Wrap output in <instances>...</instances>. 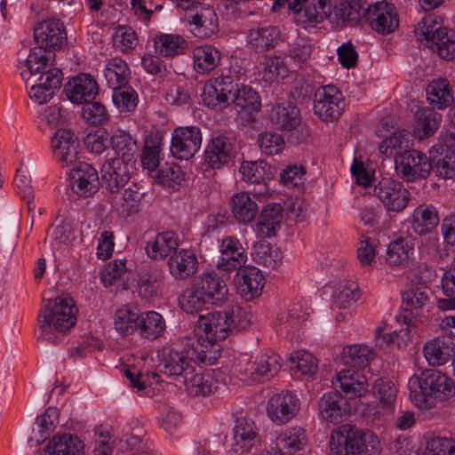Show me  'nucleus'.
<instances>
[{
    "mask_svg": "<svg viewBox=\"0 0 455 455\" xmlns=\"http://www.w3.org/2000/svg\"><path fill=\"white\" fill-rule=\"evenodd\" d=\"M251 322V314L238 305L231 306L225 311L200 315L196 325V339L200 340L204 350L210 351L209 347H212L215 342L244 330Z\"/></svg>",
    "mask_w": 455,
    "mask_h": 455,
    "instance_id": "1",
    "label": "nucleus"
},
{
    "mask_svg": "<svg viewBox=\"0 0 455 455\" xmlns=\"http://www.w3.org/2000/svg\"><path fill=\"white\" fill-rule=\"evenodd\" d=\"M157 358L159 373L182 379L192 373L193 362L211 364L212 360L211 351L204 350L200 340L195 339H186L180 350L174 347L158 351Z\"/></svg>",
    "mask_w": 455,
    "mask_h": 455,
    "instance_id": "2",
    "label": "nucleus"
},
{
    "mask_svg": "<svg viewBox=\"0 0 455 455\" xmlns=\"http://www.w3.org/2000/svg\"><path fill=\"white\" fill-rule=\"evenodd\" d=\"M76 309L69 297L49 299L38 315L39 335L37 339L58 343L76 322Z\"/></svg>",
    "mask_w": 455,
    "mask_h": 455,
    "instance_id": "3",
    "label": "nucleus"
},
{
    "mask_svg": "<svg viewBox=\"0 0 455 455\" xmlns=\"http://www.w3.org/2000/svg\"><path fill=\"white\" fill-rule=\"evenodd\" d=\"M49 57L41 50H30L26 60V67L31 87L28 95L32 100L44 104L50 100L60 90L63 74L59 68H48Z\"/></svg>",
    "mask_w": 455,
    "mask_h": 455,
    "instance_id": "4",
    "label": "nucleus"
},
{
    "mask_svg": "<svg viewBox=\"0 0 455 455\" xmlns=\"http://www.w3.org/2000/svg\"><path fill=\"white\" fill-rule=\"evenodd\" d=\"M409 390L411 401L419 406L430 399L444 401L455 393L452 379L435 369L425 370L419 377L410 379Z\"/></svg>",
    "mask_w": 455,
    "mask_h": 455,
    "instance_id": "5",
    "label": "nucleus"
},
{
    "mask_svg": "<svg viewBox=\"0 0 455 455\" xmlns=\"http://www.w3.org/2000/svg\"><path fill=\"white\" fill-rule=\"evenodd\" d=\"M331 451L337 455H375L379 451V441L370 430H361L350 424L333 431L330 441Z\"/></svg>",
    "mask_w": 455,
    "mask_h": 455,
    "instance_id": "6",
    "label": "nucleus"
},
{
    "mask_svg": "<svg viewBox=\"0 0 455 455\" xmlns=\"http://www.w3.org/2000/svg\"><path fill=\"white\" fill-rule=\"evenodd\" d=\"M415 34L442 59L449 60L455 57V31L442 26L435 17L423 18L415 28Z\"/></svg>",
    "mask_w": 455,
    "mask_h": 455,
    "instance_id": "7",
    "label": "nucleus"
},
{
    "mask_svg": "<svg viewBox=\"0 0 455 455\" xmlns=\"http://www.w3.org/2000/svg\"><path fill=\"white\" fill-rule=\"evenodd\" d=\"M345 109L342 92L334 85L319 86L315 92L314 113L323 122L338 120Z\"/></svg>",
    "mask_w": 455,
    "mask_h": 455,
    "instance_id": "8",
    "label": "nucleus"
},
{
    "mask_svg": "<svg viewBox=\"0 0 455 455\" xmlns=\"http://www.w3.org/2000/svg\"><path fill=\"white\" fill-rule=\"evenodd\" d=\"M397 175L407 182L426 179L431 172L429 157L417 150H404L395 156Z\"/></svg>",
    "mask_w": 455,
    "mask_h": 455,
    "instance_id": "9",
    "label": "nucleus"
},
{
    "mask_svg": "<svg viewBox=\"0 0 455 455\" xmlns=\"http://www.w3.org/2000/svg\"><path fill=\"white\" fill-rule=\"evenodd\" d=\"M269 120L274 128L280 131L299 133L298 141L302 142L309 136L307 126H300L299 109L291 102H283L275 105L269 113Z\"/></svg>",
    "mask_w": 455,
    "mask_h": 455,
    "instance_id": "10",
    "label": "nucleus"
},
{
    "mask_svg": "<svg viewBox=\"0 0 455 455\" xmlns=\"http://www.w3.org/2000/svg\"><path fill=\"white\" fill-rule=\"evenodd\" d=\"M34 39L37 48L45 54L46 51L57 50L67 43V33L62 21L59 19H48L38 22L34 28Z\"/></svg>",
    "mask_w": 455,
    "mask_h": 455,
    "instance_id": "11",
    "label": "nucleus"
},
{
    "mask_svg": "<svg viewBox=\"0 0 455 455\" xmlns=\"http://www.w3.org/2000/svg\"><path fill=\"white\" fill-rule=\"evenodd\" d=\"M374 194L387 211L395 212L404 210L411 198L401 182L391 179H382L374 187Z\"/></svg>",
    "mask_w": 455,
    "mask_h": 455,
    "instance_id": "12",
    "label": "nucleus"
},
{
    "mask_svg": "<svg viewBox=\"0 0 455 455\" xmlns=\"http://www.w3.org/2000/svg\"><path fill=\"white\" fill-rule=\"evenodd\" d=\"M202 144L201 130L197 126L178 127L172 136L171 152L175 158L188 160Z\"/></svg>",
    "mask_w": 455,
    "mask_h": 455,
    "instance_id": "13",
    "label": "nucleus"
},
{
    "mask_svg": "<svg viewBox=\"0 0 455 455\" xmlns=\"http://www.w3.org/2000/svg\"><path fill=\"white\" fill-rule=\"evenodd\" d=\"M365 17L371 28L381 35L393 33L399 25V17L394 4L385 1L369 4Z\"/></svg>",
    "mask_w": 455,
    "mask_h": 455,
    "instance_id": "14",
    "label": "nucleus"
},
{
    "mask_svg": "<svg viewBox=\"0 0 455 455\" xmlns=\"http://www.w3.org/2000/svg\"><path fill=\"white\" fill-rule=\"evenodd\" d=\"M51 145L55 159L62 167H68L78 160L80 143L71 130H57L52 138Z\"/></svg>",
    "mask_w": 455,
    "mask_h": 455,
    "instance_id": "15",
    "label": "nucleus"
},
{
    "mask_svg": "<svg viewBox=\"0 0 455 455\" xmlns=\"http://www.w3.org/2000/svg\"><path fill=\"white\" fill-rule=\"evenodd\" d=\"M299 411V400L290 391L273 395L267 402V413L276 424L289 422Z\"/></svg>",
    "mask_w": 455,
    "mask_h": 455,
    "instance_id": "16",
    "label": "nucleus"
},
{
    "mask_svg": "<svg viewBox=\"0 0 455 455\" xmlns=\"http://www.w3.org/2000/svg\"><path fill=\"white\" fill-rule=\"evenodd\" d=\"M72 190L80 196L88 197L95 194L100 188L97 170L84 162H78L69 172Z\"/></svg>",
    "mask_w": 455,
    "mask_h": 455,
    "instance_id": "17",
    "label": "nucleus"
},
{
    "mask_svg": "<svg viewBox=\"0 0 455 455\" xmlns=\"http://www.w3.org/2000/svg\"><path fill=\"white\" fill-rule=\"evenodd\" d=\"M134 165H128L119 159H108L101 166V186L110 194H115L127 184Z\"/></svg>",
    "mask_w": 455,
    "mask_h": 455,
    "instance_id": "18",
    "label": "nucleus"
},
{
    "mask_svg": "<svg viewBox=\"0 0 455 455\" xmlns=\"http://www.w3.org/2000/svg\"><path fill=\"white\" fill-rule=\"evenodd\" d=\"M235 155V146L224 135L212 137L204 150V163L213 169H220L229 163Z\"/></svg>",
    "mask_w": 455,
    "mask_h": 455,
    "instance_id": "19",
    "label": "nucleus"
},
{
    "mask_svg": "<svg viewBox=\"0 0 455 455\" xmlns=\"http://www.w3.org/2000/svg\"><path fill=\"white\" fill-rule=\"evenodd\" d=\"M318 410L323 419L329 423L339 424L347 416L349 403L339 392H329L319 399Z\"/></svg>",
    "mask_w": 455,
    "mask_h": 455,
    "instance_id": "20",
    "label": "nucleus"
},
{
    "mask_svg": "<svg viewBox=\"0 0 455 455\" xmlns=\"http://www.w3.org/2000/svg\"><path fill=\"white\" fill-rule=\"evenodd\" d=\"M220 257L217 267L220 270L232 271L241 268L247 260L245 250L234 236L225 237L220 244Z\"/></svg>",
    "mask_w": 455,
    "mask_h": 455,
    "instance_id": "21",
    "label": "nucleus"
},
{
    "mask_svg": "<svg viewBox=\"0 0 455 455\" xmlns=\"http://www.w3.org/2000/svg\"><path fill=\"white\" fill-rule=\"evenodd\" d=\"M236 278L237 292L245 300H251L261 294L265 279L256 267L246 266L238 268Z\"/></svg>",
    "mask_w": 455,
    "mask_h": 455,
    "instance_id": "22",
    "label": "nucleus"
},
{
    "mask_svg": "<svg viewBox=\"0 0 455 455\" xmlns=\"http://www.w3.org/2000/svg\"><path fill=\"white\" fill-rule=\"evenodd\" d=\"M64 92L70 101L84 104L96 96L98 84L90 75L80 74L64 85Z\"/></svg>",
    "mask_w": 455,
    "mask_h": 455,
    "instance_id": "23",
    "label": "nucleus"
},
{
    "mask_svg": "<svg viewBox=\"0 0 455 455\" xmlns=\"http://www.w3.org/2000/svg\"><path fill=\"white\" fill-rule=\"evenodd\" d=\"M431 171L443 179L455 177V153L446 144H436L429 151Z\"/></svg>",
    "mask_w": 455,
    "mask_h": 455,
    "instance_id": "24",
    "label": "nucleus"
},
{
    "mask_svg": "<svg viewBox=\"0 0 455 455\" xmlns=\"http://www.w3.org/2000/svg\"><path fill=\"white\" fill-rule=\"evenodd\" d=\"M289 9L294 13L303 11L305 22L321 23L331 12V0H293L289 3Z\"/></svg>",
    "mask_w": 455,
    "mask_h": 455,
    "instance_id": "25",
    "label": "nucleus"
},
{
    "mask_svg": "<svg viewBox=\"0 0 455 455\" xmlns=\"http://www.w3.org/2000/svg\"><path fill=\"white\" fill-rule=\"evenodd\" d=\"M230 103L233 104L241 118L245 121L253 120V116L259 111L261 107L259 93L246 85H241L239 90H236Z\"/></svg>",
    "mask_w": 455,
    "mask_h": 455,
    "instance_id": "26",
    "label": "nucleus"
},
{
    "mask_svg": "<svg viewBox=\"0 0 455 455\" xmlns=\"http://www.w3.org/2000/svg\"><path fill=\"white\" fill-rule=\"evenodd\" d=\"M259 441L254 421L248 418H239L233 427L232 449L235 452L248 451Z\"/></svg>",
    "mask_w": 455,
    "mask_h": 455,
    "instance_id": "27",
    "label": "nucleus"
},
{
    "mask_svg": "<svg viewBox=\"0 0 455 455\" xmlns=\"http://www.w3.org/2000/svg\"><path fill=\"white\" fill-rule=\"evenodd\" d=\"M335 387H339L348 398L360 397L368 391V380L361 371L346 369L341 370L333 382Z\"/></svg>",
    "mask_w": 455,
    "mask_h": 455,
    "instance_id": "28",
    "label": "nucleus"
},
{
    "mask_svg": "<svg viewBox=\"0 0 455 455\" xmlns=\"http://www.w3.org/2000/svg\"><path fill=\"white\" fill-rule=\"evenodd\" d=\"M424 356L433 366L445 364L455 353L453 340L449 336L437 337L424 346Z\"/></svg>",
    "mask_w": 455,
    "mask_h": 455,
    "instance_id": "29",
    "label": "nucleus"
},
{
    "mask_svg": "<svg viewBox=\"0 0 455 455\" xmlns=\"http://www.w3.org/2000/svg\"><path fill=\"white\" fill-rule=\"evenodd\" d=\"M168 266L175 279L186 280L197 271L198 261L193 251L182 249L170 256Z\"/></svg>",
    "mask_w": 455,
    "mask_h": 455,
    "instance_id": "30",
    "label": "nucleus"
},
{
    "mask_svg": "<svg viewBox=\"0 0 455 455\" xmlns=\"http://www.w3.org/2000/svg\"><path fill=\"white\" fill-rule=\"evenodd\" d=\"M111 146L116 155L114 159L124 161L128 165L135 164L139 147L136 140L129 132L116 130L111 136Z\"/></svg>",
    "mask_w": 455,
    "mask_h": 455,
    "instance_id": "31",
    "label": "nucleus"
},
{
    "mask_svg": "<svg viewBox=\"0 0 455 455\" xmlns=\"http://www.w3.org/2000/svg\"><path fill=\"white\" fill-rule=\"evenodd\" d=\"M112 195L113 207L119 215L127 217L139 212L143 193L137 184L132 183L124 188V192L118 191Z\"/></svg>",
    "mask_w": 455,
    "mask_h": 455,
    "instance_id": "32",
    "label": "nucleus"
},
{
    "mask_svg": "<svg viewBox=\"0 0 455 455\" xmlns=\"http://www.w3.org/2000/svg\"><path fill=\"white\" fill-rule=\"evenodd\" d=\"M194 283L208 300L212 299L215 303L223 300L228 294L226 283L217 273H202Z\"/></svg>",
    "mask_w": 455,
    "mask_h": 455,
    "instance_id": "33",
    "label": "nucleus"
},
{
    "mask_svg": "<svg viewBox=\"0 0 455 455\" xmlns=\"http://www.w3.org/2000/svg\"><path fill=\"white\" fill-rule=\"evenodd\" d=\"M280 38L279 29L273 26L251 29L247 36L249 46L256 52H264L274 49Z\"/></svg>",
    "mask_w": 455,
    "mask_h": 455,
    "instance_id": "34",
    "label": "nucleus"
},
{
    "mask_svg": "<svg viewBox=\"0 0 455 455\" xmlns=\"http://www.w3.org/2000/svg\"><path fill=\"white\" fill-rule=\"evenodd\" d=\"M258 212L259 206L251 199L249 193L240 192L232 196L231 212L238 222L243 224L251 222L257 216Z\"/></svg>",
    "mask_w": 455,
    "mask_h": 455,
    "instance_id": "35",
    "label": "nucleus"
},
{
    "mask_svg": "<svg viewBox=\"0 0 455 455\" xmlns=\"http://www.w3.org/2000/svg\"><path fill=\"white\" fill-rule=\"evenodd\" d=\"M83 449L84 444L76 436L63 435L54 436L42 455H83Z\"/></svg>",
    "mask_w": 455,
    "mask_h": 455,
    "instance_id": "36",
    "label": "nucleus"
},
{
    "mask_svg": "<svg viewBox=\"0 0 455 455\" xmlns=\"http://www.w3.org/2000/svg\"><path fill=\"white\" fill-rule=\"evenodd\" d=\"M187 46V41L178 34H159L154 38L155 52L162 57L183 54Z\"/></svg>",
    "mask_w": 455,
    "mask_h": 455,
    "instance_id": "37",
    "label": "nucleus"
},
{
    "mask_svg": "<svg viewBox=\"0 0 455 455\" xmlns=\"http://www.w3.org/2000/svg\"><path fill=\"white\" fill-rule=\"evenodd\" d=\"M283 208L279 204H269L261 212L257 223V232L262 238L275 235V229L280 226L283 219Z\"/></svg>",
    "mask_w": 455,
    "mask_h": 455,
    "instance_id": "38",
    "label": "nucleus"
},
{
    "mask_svg": "<svg viewBox=\"0 0 455 455\" xmlns=\"http://www.w3.org/2000/svg\"><path fill=\"white\" fill-rule=\"evenodd\" d=\"M178 235L174 232L167 231L158 234L156 238L148 243L146 251L148 255L154 259L166 258L172 251H178Z\"/></svg>",
    "mask_w": 455,
    "mask_h": 455,
    "instance_id": "39",
    "label": "nucleus"
},
{
    "mask_svg": "<svg viewBox=\"0 0 455 455\" xmlns=\"http://www.w3.org/2000/svg\"><path fill=\"white\" fill-rule=\"evenodd\" d=\"M279 356L275 354L258 355L251 367V377L254 381L269 380L281 368Z\"/></svg>",
    "mask_w": 455,
    "mask_h": 455,
    "instance_id": "40",
    "label": "nucleus"
},
{
    "mask_svg": "<svg viewBox=\"0 0 455 455\" xmlns=\"http://www.w3.org/2000/svg\"><path fill=\"white\" fill-rule=\"evenodd\" d=\"M307 438L303 428H289L276 438V450L279 455H292L306 444Z\"/></svg>",
    "mask_w": 455,
    "mask_h": 455,
    "instance_id": "41",
    "label": "nucleus"
},
{
    "mask_svg": "<svg viewBox=\"0 0 455 455\" xmlns=\"http://www.w3.org/2000/svg\"><path fill=\"white\" fill-rule=\"evenodd\" d=\"M438 223V212L435 206L419 205L414 210L411 228L418 235L429 234Z\"/></svg>",
    "mask_w": 455,
    "mask_h": 455,
    "instance_id": "42",
    "label": "nucleus"
},
{
    "mask_svg": "<svg viewBox=\"0 0 455 455\" xmlns=\"http://www.w3.org/2000/svg\"><path fill=\"white\" fill-rule=\"evenodd\" d=\"M194 68L197 73L205 74L213 70L220 62V52L210 44L196 47L193 51Z\"/></svg>",
    "mask_w": 455,
    "mask_h": 455,
    "instance_id": "43",
    "label": "nucleus"
},
{
    "mask_svg": "<svg viewBox=\"0 0 455 455\" xmlns=\"http://www.w3.org/2000/svg\"><path fill=\"white\" fill-rule=\"evenodd\" d=\"M189 23L194 26L193 33L199 37H209L218 31V17L212 8H202Z\"/></svg>",
    "mask_w": 455,
    "mask_h": 455,
    "instance_id": "44",
    "label": "nucleus"
},
{
    "mask_svg": "<svg viewBox=\"0 0 455 455\" xmlns=\"http://www.w3.org/2000/svg\"><path fill=\"white\" fill-rule=\"evenodd\" d=\"M187 390L193 395H209L217 389V383L210 374L196 372L193 366L192 373H188L183 379Z\"/></svg>",
    "mask_w": 455,
    "mask_h": 455,
    "instance_id": "45",
    "label": "nucleus"
},
{
    "mask_svg": "<svg viewBox=\"0 0 455 455\" xmlns=\"http://www.w3.org/2000/svg\"><path fill=\"white\" fill-rule=\"evenodd\" d=\"M251 256L257 264L272 269L279 267L283 260L282 251L266 241H260L254 244Z\"/></svg>",
    "mask_w": 455,
    "mask_h": 455,
    "instance_id": "46",
    "label": "nucleus"
},
{
    "mask_svg": "<svg viewBox=\"0 0 455 455\" xmlns=\"http://www.w3.org/2000/svg\"><path fill=\"white\" fill-rule=\"evenodd\" d=\"M375 357V353L370 347L358 344L343 348L341 360L345 365L363 369Z\"/></svg>",
    "mask_w": 455,
    "mask_h": 455,
    "instance_id": "47",
    "label": "nucleus"
},
{
    "mask_svg": "<svg viewBox=\"0 0 455 455\" xmlns=\"http://www.w3.org/2000/svg\"><path fill=\"white\" fill-rule=\"evenodd\" d=\"M431 296L430 288L422 284L411 285L402 293L403 307L406 311L424 309L429 306Z\"/></svg>",
    "mask_w": 455,
    "mask_h": 455,
    "instance_id": "48",
    "label": "nucleus"
},
{
    "mask_svg": "<svg viewBox=\"0 0 455 455\" xmlns=\"http://www.w3.org/2000/svg\"><path fill=\"white\" fill-rule=\"evenodd\" d=\"M130 75L131 73L127 63L120 58L109 60L104 69V76L107 80V84L112 90L128 85Z\"/></svg>",
    "mask_w": 455,
    "mask_h": 455,
    "instance_id": "49",
    "label": "nucleus"
},
{
    "mask_svg": "<svg viewBox=\"0 0 455 455\" xmlns=\"http://www.w3.org/2000/svg\"><path fill=\"white\" fill-rule=\"evenodd\" d=\"M442 116L429 108H423L416 113V132L419 140L432 136L439 128Z\"/></svg>",
    "mask_w": 455,
    "mask_h": 455,
    "instance_id": "50",
    "label": "nucleus"
},
{
    "mask_svg": "<svg viewBox=\"0 0 455 455\" xmlns=\"http://www.w3.org/2000/svg\"><path fill=\"white\" fill-rule=\"evenodd\" d=\"M427 99L436 108L448 107L453 101L449 82L446 79L432 81L426 90Z\"/></svg>",
    "mask_w": 455,
    "mask_h": 455,
    "instance_id": "51",
    "label": "nucleus"
},
{
    "mask_svg": "<svg viewBox=\"0 0 455 455\" xmlns=\"http://www.w3.org/2000/svg\"><path fill=\"white\" fill-rule=\"evenodd\" d=\"M140 312L136 307H123L119 308L114 318L116 330L126 336L139 330Z\"/></svg>",
    "mask_w": 455,
    "mask_h": 455,
    "instance_id": "52",
    "label": "nucleus"
},
{
    "mask_svg": "<svg viewBox=\"0 0 455 455\" xmlns=\"http://www.w3.org/2000/svg\"><path fill=\"white\" fill-rule=\"evenodd\" d=\"M163 316L155 311L140 313L139 331L141 337L155 339L161 336L165 330Z\"/></svg>",
    "mask_w": 455,
    "mask_h": 455,
    "instance_id": "53",
    "label": "nucleus"
},
{
    "mask_svg": "<svg viewBox=\"0 0 455 455\" xmlns=\"http://www.w3.org/2000/svg\"><path fill=\"white\" fill-rule=\"evenodd\" d=\"M374 392L379 399V407L387 413H393L397 398V389L394 383L387 379H379L375 381Z\"/></svg>",
    "mask_w": 455,
    "mask_h": 455,
    "instance_id": "54",
    "label": "nucleus"
},
{
    "mask_svg": "<svg viewBox=\"0 0 455 455\" xmlns=\"http://www.w3.org/2000/svg\"><path fill=\"white\" fill-rule=\"evenodd\" d=\"M208 301L195 283L190 288L184 290L179 298L180 308L188 314L201 311Z\"/></svg>",
    "mask_w": 455,
    "mask_h": 455,
    "instance_id": "55",
    "label": "nucleus"
},
{
    "mask_svg": "<svg viewBox=\"0 0 455 455\" xmlns=\"http://www.w3.org/2000/svg\"><path fill=\"white\" fill-rule=\"evenodd\" d=\"M259 72L266 82H272L276 78L286 77L289 70L281 57L268 55L259 63Z\"/></svg>",
    "mask_w": 455,
    "mask_h": 455,
    "instance_id": "56",
    "label": "nucleus"
},
{
    "mask_svg": "<svg viewBox=\"0 0 455 455\" xmlns=\"http://www.w3.org/2000/svg\"><path fill=\"white\" fill-rule=\"evenodd\" d=\"M239 171L243 180L249 183L272 179L271 167L264 161L243 162Z\"/></svg>",
    "mask_w": 455,
    "mask_h": 455,
    "instance_id": "57",
    "label": "nucleus"
},
{
    "mask_svg": "<svg viewBox=\"0 0 455 455\" xmlns=\"http://www.w3.org/2000/svg\"><path fill=\"white\" fill-rule=\"evenodd\" d=\"M366 0H339L335 6V15L342 22H356L362 13L365 15Z\"/></svg>",
    "mask_w": 455,
    "mask_h": 455,
    "instance_id": "58",
    "label": "nucleus"
},
{
    "mask_svg": "<svg viewBox=\"0 0 455 455\" xmlns=\"http://www.w3.org/2000/svg\"><path fill=\"white\" fill-rule=\"evenodd\" d=\"M163 274L156 268H151L140 275L138 288L139 294L144 299H150L156 295L163 281Z\"/></svg>",
    "mask_w": 455,
    "mask_h": 455,
    "instance_id": "59",
    "label": "nucleus"
},
{
    "mask_svg": "<svg viewBox=\"0 0 455 455\" xmlns=\"http://www.w3.org/2000/svg\"><path fill=\"white\" fill-rule=\"evenodd\" d=\"M113 103L121 112H132L138 105V94L130 85L113 89Z\"/></svg>",
    "mask_w": 455,
    "mask_h": 455,
    "instance_id": "60",
    "label": "nucleus"
},
{
    "mask_svg": "<svg viewBox=\"0 0 455 455\" xmlns=\"http://www.w3.org/2000/svg\"><path fill=\"white\" fill-rule=\"evenodd\" d=\"M239 76L231 70L228 69L213 81L215 86L218 88L220 95L225 97V100L230 103L236 90L241 87L239 85Z\"/></svg>",
    "mask_w": 455,
    "mask_h": 455,
    "instance_id": "61",
    "label": "nucleus"
},
{
    "mask_svg": "<svg viewBox=\"0 0 455 455\" xmlns=\"http://www.w3.org/2000/svg\"><path fill=\"white\" fill-rule=\"evenodd\" d=\"M291 368L304 375H312L317 370L316 358L307 351H296L290 356Z\"/></svg>",
    "mask_w": 455,
    "mask_h": 455,
    "instance_id": "62",
    "label": "nucleus"
},
{
    "mask_svg": "<svg viewBox=\"0 0 455 455\" xmlns=\"http://www.w3.org/2000/svg\"><path fill=\"white\" fill-rule=\"evenodd\" d=\"M379 242L374 238L363 237L357 247V259L363 267H371L375 263Z\"/></svg>",
    "mask_w": 455,
    "mask_h": 455,
    "instance_id": "63",
    "label": "nucleus"
},
{
    "mask_svg": "<svg viewBox=\"0 0 455 455\" xmlns=\"http://www.w3.org/2000/svg\"><path fill=\"white\" fill-rule=\"evenodd\" d=\"M424 455H455V443L443 437L432 438L427 443Z\"/></svg>",
    "mask_w": 455,
    "mask_h": 455,
    "instance_id": "64",
    "label": "nucleus"
}]
</instances>
